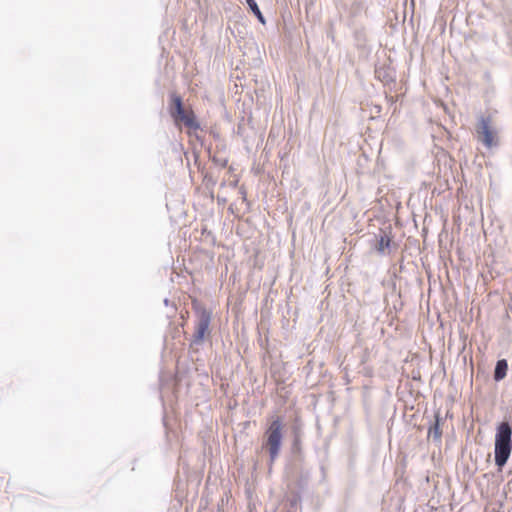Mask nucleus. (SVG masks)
<instances>
[{"instance_id": "nucleus-1", "label": "nucleus", "mask_w": 512, "mask_h": 512, "mask_svg": "<svg viewBox=\"0 0 512 512\" xmlns=\"http://www.w3.org/2000/svg\"><path fill=\"white\" fill-rule=\"evenodd\" d=\"M512 429L508 422L498 425L495 434V463L502 468L508 461L512 451Z\"/></svg>"}, {"instance_id": "nucleus-2", "label": "nucleus", "mask_w": 512, "mask_h": 512, "mask_svg": "<svg viewBox=\"0 0 512 512\" xmlns=\"http://www.w3.org/2000/svg\"><path fill=\"white\" fill-rule=\"evenodd\" d=\"M282 430L283 422L281 418L275 417L271 420L264 433L265 442L263 447H265L269 452L271 464L276 460L280 452L283 438Z\"/></svg>"}, {"instance_id": "nucleus-3", "label": "nucleus", "mask_w": 512, "mask_h": 512, "mask_svg": "<svg viewBox=\"0 0 512 512\" xmlns=\"http://www.w3.org/2000/svg\"><path fill=\"white\" fill-rule=\"evenodd\" d=\"M170 99H171L170 113H171V116L176 121V123L181 122L186 127L190 128L192 130H198L200 128V124L196 120V116L191 109H189V110L184 109L183 103H182V98L178 94L172 93L170 96Z\"/></svg>"}, {"instance_id": "nucleus-4", "label": "nucleus", "mask_w": 512, "mask_h": 512, "mask_svg": "<svg viewBox=\"0 0 512 512\" xmlns=\"http://www.w3.org/2000/svg\"><path fill=\"white\" fill-rule=\"evenodd\" d=\"M476 131L479 140L485 147L491 148L497 145L498 139L490 116L480 118Z\"/></svg>"}, {"instance_id": "nucleus-5", "label": "nucleus", "mask_w": 512, "mask_h": 512, "mask_svg": "<svg viewBox=\"0 0 512 512\" xmlns=\"http://www.w3.org/2000/svg\"><path fill=\"white\" fill-rule=\"evenodd\" d=\"M210 321V312H208L206 309H201L198 311V321L194 335L197 341H202L204 337L208 334Z\"/></svg>"}, {"instance_id": "nucleus-6", "label": "nucleus", "mask_w": 512, "mask_h": 512, "mask_svg": "<svg viewBox=\"0 0 512 512\" xmlns=\"http://www.w3.org/2000/svg\"><path fill=\"white\" fill-rule=\"evenodd\" d=\"M508 370V364L507 361L502 359L499 360L496 364L495 371H494V379L496 381L502 380L506 377Z\"/></svg>"}, {"instance_id": "nucleus-7", "label": "nucleus", "mask_w": 512, "mask_h": 512, "mask_svg": "<svg viewBox=\"0 0 512 512\" xmlns=\"http://www.w3.org/2000/svg\"><path fill=\"white\" fill-rule=\"evenodd\" d=\"M391 238L387 234H383L380 236L377 242V251L383 253L386 249L390 247Z\"/></svg>"}, {"instance_id": "nucleus-8", "label": "nucleus", "mask_w": 512, "mask_h": 512, "mask_svg": "<svg viewBox=\"0 0 512 512\" xmlns=\"http://www.w3.org/2000/svg\"><path fill=\"white\" fill-rule=\"evenodd\" d=\"M247 1V4L249 5L250 9L252 10V12L255 14V16L258 18V20L262 23V24H265V19L257 5V3L255 2V0H246Z\"/></svg>"}, {"instance_id": "nucleus-9", "label": "nucleus", "mask_w": 512, "mask_h": 512, "mask_svg": "<svg viewBox=\"0 0 512 512\" xmlns=\"http://www.w3.org/2000/svg\"><path fill=\"white\" fill-rule=\"evenodd\" d=\"M442 431L439 425V418H436L435 424L429 428L428 436H432L435 440H439L441 438Z\"/></svg>"}]
</instances>
